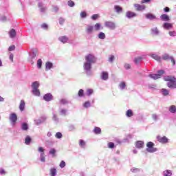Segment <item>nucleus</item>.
Here are the masks:
<instances>
[{"mask_svg": "<svg viewBox=\"0 0 176 176\" xmlns=\"http://www.w3.org/2000/svg\"><path fill=\"white\" fill-rule=\"evenodd\" d=\"M85 62L83 65V69L87 75V76H93V72H91V68L93 64H96L97 61V58L93 54H89L85 57Z\"/></svg>", "mask_w": 176, "mask_h": 176, "instance_id": "nucleus-1", "label": "nucleus"}, {"mask_svg": "<svg viewBox=\"0 0 176 176\" xmlns=\"http://www.w3.org/2000/svg\"><path fill=\"white\" fill-rule=\"evenodd\" d=\"M146 152H148V153H155V152H157V148L154 147L155 146V143L152 142H148L146 144Z\"/></svg>", "mask_w": 176, "mask_h": 176, "instance_id": "nucleus-2", "label": "nucleus"}, {"mask_svg": "<svg viewBox=\"0 0 176 176\" xmlns=\"http://www.w3.org/2000/svg\"><path fill=\"white\" fill-rule=\"evenodd\" d=\"M38 151L40 153V161L42 163L46 162V156L45 155V148L43 147H38Z\"/></svg>", "mask_w": 176, "mask_h": 176, "instance_id": "nucleus-3", "label": "nucleus"}, {"mask_svg": "<svg viewBox=\"0 0 176 176\" xmlns=\"http://www.w3.org/2000/svg\"><path fill=\"white\" fill-rule=\"evenodd\" d=\"M10 122H11L12 126H14L17 122V114L16 113H12L9 116Z\"/></svg>", "mask_w": 176, "mask_h": 176, "instance_id": "nucleus-4", "label": "nucleus"}, {"mask_svg": "<svg viewBox=\"0 0 176 176\" xmlns=\"http://www.w3.org/2000/svg\"><path fill=\"white\" fill-rule=\"evenodd\" d=\"M104 26L109 30H115L116 28V24L113 21H107L104 22Z\"/></svg>", "mask_w": 176, "mask_h": 176, "instance_id": "nucleus-5", "label": "nucleus"}, {"mask_svg": "<svg viewBox=\"0 0 176 176\" xmlns=\"http://www.w3.org/2000/svg\"><path fill=\"white\" fill-rule=\"evenodd\" d=\"M85 32L87 35H91L94 32V26L90 24H88L85 27Z\"/></svg>", "mask_w": 176, "mask_h": 176, "instance_id": "nucleus-6", "label": "nucleus"}, {"mask_svg": "<svg viewBox=\"0 0 176 176\" xmlns=\"http://www.w3.org/2000/svg\"><path fill=\"white\" fill-rule=\"evenodd\" d=\"M46 119L47 118L45 116L39 118L38 119H34V124H36V126H40V124H42V123H45V122H46Z\"/></svg>", "mask_w": 176, "mask_h": 176, "instance_id": "nucleus-7", "label": "nucleus"}, {"mask_svg": "<svg viewBox=\"0 0 176 176\" xmlns=\"http://www.w3.org/2000/svg\"><path fill=\"white\" fill-rule=\"evenodd\" d=\"M157 141H158V142H160V144H167L168 142V138H167V137L166 136H160L158 135L157 136Z\"/></svg>", "mask_w": 176, "mask_h": 176, "instance_id": "nucleus-8", "label": "nucleus"}, {"mask_svg": "<svg viewBox=\"0 0 176 176\" xmlns=\"http://www.w3.org/2000/svg\"><path fill=\"white\" fill-rule=\"evenodd\" d=\"M151 34L154 36H159V35H160V30H159V28H157V27L152 28L151 29Z\"/></svg>", "mask_w": 176, "mask_h": 176, "instance_id": "nucleus-9", "label": "nucleus"}, {"mask_svg": "<svg viewBox=\"0 0 176 176\" xmlns=\"http://www.w3.org/2000/svg\"><path fill=\"white\" fill-rule=\"evenodd\" d=\"M164 80H165V82H176V78L175 76H165L164 77Z\"/></svg>", "mask_w": 176, "mask_h": 176, "instance_id": "nucleus-10", "label": "nucleus"}, {"mask_svg": "<svg viewBox=\"0 0 176 176\" xmlns=\"http://www.w3.org/2000/svg\"><path fill=\"white\" fill-rule=\"evenodd\" d=\"M58 39L59 42H61V43H63L64 45H65V43H68L69 41V38L67 36H60Z\"/></svg>", "mask_w": 176, "mask_h": 176, "instance_id": "nucleus-11", "label": "nucleus"}, {"mask_svg": "<svg viewBox=\"0 0 176 176\" xmlns=\"http://www.w3.org/2000/svg\"><path fill=\"white\" fill-rule=\"evenodd\" d=\"M125 17H126V19H133L134 17H137V14L135 12H133L131 11H127L126 12V15Z\"/></svg>", "mask_w": 176, "mask_h": 176, "instance_id": "nucleus-12", "label": "nucleus"}, {"mask_svg": "<svg viewBox=\"0 0 176 176\" xmlns=\"http://www.w3.org/2000/svg\"><path fill=\"white\" fill-rule=\"evenodd\" d=\"M43 98L45 101H47V102H49V101H52L53 100V95H52V94L50 93H48L45 94Z\"/></svg>", "mask_w": 176, "mask_h": 176, "instance_id": "nucleus-13", "label": "nucleus"}, {"mask_svg": "<svg viewBox=\"0 0 176 176\" xmlns=\"http://www.w3.org/2000/svg\"><path fill=\"white\" fill-rule=\"evenodd\" d=\"M150 57H151V58H153V60H155L158 63H162V57L157 54H152L150 55Z\"/></svg>", "mask_w": 176, "mask_h": 176, "instance_id": "nucleus-14", "label": "nucleus"}, {"mask_svg": "<svg viewBox=\"0 0 176 176\" xmlns=\"http://www.w3.org/2000/svg\"><path fill=\"white\" fill-rule=\"evenodd\" d=\"M134 7L138 12H141L142 10H145V6H141L140 4H134Z\"/></svg>", "mask_w": 176, "mask_h": 176, "instance_id": "nucleus-15", "label": "nucleus"}, {"mask_svg": "<svg viewBox=\"0 0 176 176\" xmlns=\"http://www.w3.org/2000/svg\"><path fill=\"white\" fill-rule=\"evenodd\" d=\"M94 30L95 31H100V30H104V28L101 25V23H96L94 26Z\"/></svg>", "mask_w": 176, "mask_h": 176, "instance_id": "nucleus-16", "label": "nucleus"}, {"mask_svg": "<svg viewBox=\"0 0 176 176\" xmlns=\"http://www.w3.org/2000/svg\"><path fill=\"white\" fill-rule=\"evenodd\" d=\"M114 10L118 14H120V13L123 12V8L120 7V6H114Z\"/></svg>", "mask_w": 176, "mask_h": 176, "instance_id": "nucleus-17", "label": "nucleus"}, {"mask_svg": "<svg viewBox=\"0 0 176 176\" xmlns=\"http://www.w3.org/2000/svg\"><path fill=\"white\" fill-rule=\"evenodd\" d=\"M58 112L60 116H67V113H68V110L67 109H59Z\"/></svg>", "mask_w": 176, "mask_h": 176, "instance_id": "nucleus-18", "label": "nucleus"}, {"mask_svg": "<svg viewBox=\"0 0 176 176\" xmlns=\"http://www.w3.org/2000/svg\"><path fill=\"white\" fill-rule=\"evenodd\" d=\"M109 74L107 72H102L101 79L102 80H108Z\"/></svg>", "mask_w": 176, "mask_h": 176, "instance_id": "nucleus-19", "label": "nucleus"}, {"mask_svg": "<svg viewBox=\"0 0 176 176\" xmlns=\"http://www.w3.org/2000/svg\"><path fill=\"white\" fill-rule=\"evenodd\" d=\"M135 146L138 149H141L144 148V142L139 140L135 142Z\"/></svg>", "mask_w": 176, "mask_h": 176, "instance_id": "nucleus-20", "label": "nucleus"}, {"mask_svg": "<svg viewBox=\"0 0 176 176\" xmlns=\"http://www.w3.org/2000/svg\"><path fill=\"white\" fill-rule=\"evenodd\" d=\"M162 27L165 30H170V28H173V24H171L170 23L165 22L164 23Z\"/></svg>", "mask_w": 176, "mask_h": 176, "instance_id": "nucleus-21", "label": "nucleus"}, {"mask_svg": "<svg viewBox=\"0 0 176 176\" xmlns=\"http://www.w3.org/2000/svg\"><path fill=\"white\" fill-rule=\"evenodd\" d=\"M163 176H173V170H165L162 173Z\"/></svg>", "mask_w": 176, "mask_h": 176, "instance_id": "nucleus-22", "label": "nucleus"}, {"mask_svg": "<svg viewBox=\"0 0 176 176\" xmlns=\"http://www.w3.org/2000/svg\"><path fill=\"white\" fill-rule=\"evenodd\" d=\"M160 19L162 21H170V16L166 14H163L160 16Z\"/></svg>", "mask_w": 176, "mask_h": 176, "instance_id": "nucleus-23", "label": "nucleus"}, {"mask_svg": "<svg viewBox=\"0 0 176 176\" xmlns=\"http://www.w3.org/2000/svg\"><path fill=\"white\" fill-rule=\"evenodd\" d=\"M146 19H147L148 20H155L156 16L151 13H148L145 15Z\"/></svg>", "mask_w": 176, "mask_h": 176, "instance_id": "nucleus-24", "label": "nucleus"}, {"mask_svg": "<svg viewBox=\"0 0 176 176\" xmlns=\"http://www.w3.org/2000/svg\"><path fill=\"white\" fill-rule=\"evenodd\" d=\"M9 35H10V38H16V30L12 29L11 30H10Z\"/></svg>", "mask_w": 176, "mask_h": 176, "instance_id": "nucleus-25", "label": "nucleus"}, {"mask_svg": "<svg viewBox=\"0 0 176 176\" xmlns=\"http://www.w3.org/2000/svg\"><path fill=\"white\" fill-rule=\"evenodd\" d=\"M38 87H39V82L34 81L32 83V90L38 89Z\"/></svg>", "mask_w": 176, "mask_h": 176, "instance_id": "nucleus-26", "label": "nucleus"}, {"mask_svg": "<svg viewBox=\"0 0 176 176\" xmlns=\"http://www.w3.org/2000/svg\"><path fill=\"white\" fill-rule=\"evenodd\" d=\"M21 129L23 131H27L28 130V124L27 122H23L21 125Z\"/></svg>", "mask_w": 176, "mask_h": 176, "instance_id": "nucleus-27", "label": "nucleus"}, {"mask_svg": "<svg viewBox=\"0 0 176 176\" xmlns=\"http://www.w3.org/2000/svg\"><path fill=\"white\" fill-rule=\"evenodd\" d=\"M168 111L170 113L175 114L176 113V106L175 105H171L168 108Z\"/></svg>", "mask_w": 176, "mask_h": 176, "instance_id": "nucleus-28", "label": "nucleus"}, {"mask_svg": "<svg viewBox=\"0 0 176 176\" xmlns=\"http://www.w3.org/2000/svg\"><path fill=\"white\" fill-rule=\"evenodd\" d=\"M25 108V102L24 100H21L20 104H19V109L21 112L24 111Z\"/></svg>", "mask_w": 176, "mask_h": 176, "instance_id": "nucleus-29", "label": "nucleus"}, {"mask_svg": "<svg viewBox=\"0 0 176 176\" xmlns=\"http://www.w3.org/2000/svg\"><path fill=\"white\" fill-rule=\"evenodd\" d=\"M52 68H53V63L52 62H47L45 63L46 71H49V69H52Z\"/></svg>", "mask_w": 176, "mask_h": 176, "instance_id": "nucleus-30", "label": "nucleus"}, {"mask_svg": "<svg viewBox=\"0 0 176 176\" xmlns=\"http://www.w3.org/2000/svg\"><path fill=\"white\" fill-rule=\"evenodd\" d=\"M148 76L151 79H154V80H156V79H160V75H157V74H149Z\"/></svg>", "mask_w": 176, "mask_h": 176, "instance_id": "nucleus-31", "label": "nucleus"}, {"mask_svg": "<svg viewBox=\"0 0 176 176\" xmlns=\"http://www.w3.org/2000/svg\"><path fill=\"white\" fill-rule=\"evenodd\" d=\"M32 53L30 55L31 58H35V57H36V56H38V50L37 49H32Z\"/></svg>", "mask_w": 176, "mask_h": 176, "instance_id": "nucleus-32", "label": "nucleus"}, {"mask_svg": "<svg viewBox=\"0 0 176 176\" xmlns=\"http://www.w3.org/2000/svg\"><path fill=\"white\" fill-rule=\"evenodd\" d=\"M126 118H131L134 116V113H133V110L129 109L126 112Z\"/></svg>", "mask_w": 176, "mask_h": 176, "instance_id": "nucleus-33", "label": "nucleus"}, {"mask_svg": "<svg viewBox=\"0 0 176 176\" xmlns=\"http://www.w3.org/2000/svg\"><path fill=\"white\" fill-rule=\"evenodd\" d=\"M98 38L99 39H101L102 41H104V39H105L106 38L105 33L102 32H99L98 34Z\"/></svg>", "mask_w": 176, "mask_h": 176, "instance_id": "nucleus-34", "label": "nucleus"}, {"mask_svg": "<svg viewBox=\"0 0 176 176\" xmlns=\"http://www.w3.org/2000/svg\"><path fill=\"white\" fill-rule=\"evenodd\" d=\"M38 8H40V11L41 12V13H45L46 8L43 7V3L42 2L38 3Z\"/></svg>", "mask_w": 176, "mask_h": 176, "instance_id": "nucleus-35", "label": "nucleus"}, {"mask_svg": "<svg viewBox=\"0 0 176 176\" xmlns=\"http://www.w3.org/2000/svg\"><path fill=\"white\" fill-rule=\"evenodd\" d=\"M167 86L169 87V89H176V82H167Z\"/></svg>", "mask_w": 176, "mask_h": 176, "instance_id": "nucleus-36", "label": "nucleus"}, {"mask_svg": "<svg viewBox=\"0 0 176 176\" xmlns=\"http://www.w3.org/2000/svg\"><path fill=\"white\" fill-rule=\"evenodd\" d=\"M50 173L51 176H56L57 175V169L55 168H52L50 170Z\"/></svg>", "mask_w": 176, "mask_h": 176, "instance_id": "nucleus-37", "label": "nucleus"}, {"mask_svg": "<svg viewBox=\"0 0 176 176\" xmlns=\"http://www.w3.org/2000/svg\"><path fill=\"white\" fill-rule=\"evenodd\" d=\"M34 96H36V97H39L41 96V91H39V89H32V90Z\"/></svg>", "mask_w": 176, "mask_h": 176, "instance_id": "nucleus-38", "label": "nucleus"}, {"mask_svg": "<svg viewBox=\"0 0 176 176\" xmlns=\"http://www.w3.org/2000/svg\"><path fill=\"white\" fill-rule=\"evenodd\" d=\"M94 133L95 134H101V128L98 126H95L94 129Z\"/></svg>", "mask_w": 176, "mask_h": 176, "instance_id": "nucleus-39", "label": "nucleus"}, {"mask_svg": "<svg viewBox=\"0 0 176 176\" xmlns=\"http://www.w3.org/2000/svg\"><path fill=\"white\" fill-rule=\"evenodd\" d=\"M79 145L80 146V148H86V142H85V140H79Z\"/></svg>", "mask_w": 176, "mask_h": 176, "instance_id": "nucleus-40", "label": "nucleus"}, {"mask_svg": "<svg viewBox=\"0 0 176 176\" xmlns=\"http://www.w3.org/2000/svg\"><path fill=\"white\" fill-rule=\"evenodd\" d=\"M161 93L163 96H168L170 91L166 89H161Z\"/></svg>", "mask_w": 176, "mask_h": 176, "instance_id": "nucleus-41", "label": "nucleus"}, {"mask_svg": "<svg viewBox=\"0 0 176 176\" xmlns=\"http://www.w3.org/2000/svg\"><path fill=\"white\" fill-rule=\"evenodd\" d=\"M91 20L94 21H96V20H98L100 19V14H94L91 16Z\"/></svg>", "mask_w": 176, "mask_h": 176, "instance_id": "nucleus-42", "label": "nucleus"}, {"mask_svg": "<svg viewBox=\"0 0 176 176\" xmlns=\"http://www.w3.org/2000/svg\"><path fill=\"white\" fill-rule=\"evenodd\" d=\"M60 104H62V105H67V104H69V101L67 99H60Z\"/></svg>", "mask_w": 176, "mask_h": 176, "instance_id": "nucleus-43", "label": "nucleus"}, {"mask_svg": "<svg viewBox=\"0 0 176 176\" xmlns=\"http://www.w3.org/2000/svg\"><path fill=\"white\" fill-rule=\"evenodd\" d=\"M170 55H168V54H164L162 56V60H164L165 61L167 60H170Z\"/></svg>", "mask_w": 176, "mask_h": 176, "instance_id": "nucleus-44", "label": "nucleus"}, {"mask_svg": "<svg viewBox=\"0 0 176 176\" xmlns=\"http://www.w3.org/2000/svg\"><path fill=\"white\" fill-rule=\"evenodd\" d=\"M148 88L151 90H156V89H157V86L155 84H149L148 85Z\"/></svg>", "mask_w": 176, "mask_h": 176, "instance_id": "nucleus-45", "label": "nucleus"}, {"mask_svg": "<svg viewBox=\"0 0 176 176\" xmlns=\"http://www.w3.org/2000/svg\"><path fill=\"white\" fill-rule=\"evenodd\" d=\"M52 120L57 124L58 122H60V120L57 118V115L53 113Z\"/></svg>", "mask_w": 176, "mask_h": 176, "instance_id": "nucleus-46", "label": "nucleus"}, {"mask_svg": "<svg viewBox=\"0 0 176 176\" xmlns=\"http://www.w3.org/2000/svg\"><path fill=\"white\" fill-rule=\"evenodd\" d=\"M82 107H84L85 108L87 109V108H90V107H91V103L90 102V101H86L83 104Z\"/></svg>", "mask_w": 176, "mask_h": 176, "instance_id": "nucleus-47", "label": "nucleus"}, {"mask_svg": "<svg viewBox=\"0 0 176 176\" xmlns=\"http://www.w3.org/2000/svg\"><path fill=\"white\" fill-rule=\"evenodd\" d=\"M31 141H32V139H31V137L30 136H27L25 139V143L26 145H30V144H31Z\"/></svg>", "mask_w": 176, "mask_h": 176, "instance_id": "nucleus-48", "label": "nucleus"}, {"mask_svg": "<svg viewBox=\"0 0 176 176\" xmlns=\"http://www.w3.org/2000/svg\"><path fill=\"white\" fill-rule=\"evenodd\" d=\"M59 24L60 25H64V23H65V19L64 17H59L58 19Z\"/></svg>", "mask_w": 176, "mask_h": 176, "instance_id": "nucleus-49", "label": "nucleus"}, {"mask_svg": "<svg viewBox=\"0 0 176 176\" xmlns=\"http://www.w3.org/2000/svg\"><path fill=\"white\" fill-rule=\"evenodd\" d=\"M78 97H80V98L85 97V90H83V89H80V90L78 91Z\"/></svg>", "mask_w": 176, "mask_h": 176, "instance_id": "nucleus-50", "label": "nucleus"}, {"mask_svg": "<svg viewBox=\"0 0 176 176\" xmlns=\"http://www.w3.org/2000/svg\"><path fill=\"white\" fill-rule=\"evenodd\" d=\"M80 17L82 19H86L87 17V12L86 11H82L80 13Z\"/></svg>", "mask_w": 176, "mask_h": 176, "instance_id": "nucleus-51", "label": "nucleus"}, {"mask_svg": "<svg viewBox=\"0 0 176 176\" xmlns=\"http://www.w3.org/2000/svg\"><path fill=\"white\" fill-rule=\"evenodd\" d=\"M93 93H94V91L92 89H88L87 90L86 95H87L88 97H90V96H91V94H93Z\"/></svg>", "mask_w": 176, "mask_h": 176, "instance_id": "nucleus-52", "label": "nucleus"}, {"mask_svg": "<svg viewBox=\"0 0 176 176\" xmlns=\"http://www.w3.org/2000/svg\"><path fill=\"white\" fill-rule=\"evenodd\" d=\"M119 87L120 90H124V89L126 88V82H120L119 85Z\"/></svg>", "mask_w": 176, "mask_h": 176, "instance_id": "nucleus-53", "label": "nucleus"}, {"mask_svg": "<svg viewBox=\"0 0 176 176\" xmlns=\"http://www.w3.org/2000/svg\"><path fill=\"white\" fill-rule=\"evenodd\" d=\"M141 61H142V57H141V56L135 58L134 60L135 64H140V63H141Z\"/></svg>", "mask_w": 176, "mask_h": 176, "instance_id": "nucleus-54", "label": "nucleus"}, {"mask_svg": "<svg viewBox=\"0 0 176 176\" xmlns=\"http://www.w3.org/2000/svg\"><path fill=\"white\" fill-rule=\"evenodd\" d=\"M67 5L69 6V8H74V6H75V2H74L72 0H69L67 2Z\"/></svg>", "mask_w": 176, "mask_h": 176, "instance_id": "nucleus-55", "label": "nucleus"}, {"mask_svg": "<svg viewBox=\"0 0 176 176\" xmlns=\"http://www.w3.org/2000/svg\"><path fill=\"white\" fill-rule=\"evenodd\" d=\"M56 138H58V140L63 138V133L61 132H57L55 135Z\"/></svg>", "mask_w": 176, "mask_h": 176, "instance_id": "nucleus-56", "label": "nucleus"}, {"mask_svg": "<svg viewBox=\"0 0 176 176\" xmlns=\"http://www.w3.org/2000/svg\"><path fill=\"white\" fill-rule=\"evenodd\" d=\"M37 67L41 69L42 68V59H38L37 60Z\"/></svg>", "mask_w": 176, "mask_h": 176, "instance_id": "nucleus-57", "label": "nucleus"}, {"mask_svg": "<svg viewBox=\"0 0 176 176\" xmlns=\"http://www.w3.org/2000/svg\"><path fill=\"white\" fill-rule=\"evenodd\" d=\"M108 148H109L110 149H113V148H115V143L109 142L108 143Z\"/></svg>", "mask_w": 176, "mask_h": 176, "instance_id": "nucleus-58", "label": "nucleus"}, {"mask_svg": "<svg viewBox=\"0 0 176 176\" xmlns=\"http://www.w3.org/2000/svg\"><path fill=\"white\" fill-rule=\"evenodd\" d=\"M50 155H52V156H54L56 155V149L55 148H51L49 151Z\"/></svg>", "mask_w": 176, "mask_h": 176, "instance_id": "nucleus-59", "label": "nucleus"}, {"mask_svg": "<svg viewBox=\"0 0 176 176\" xmlns=\"http://www.w3.org/2000/svg\"><path fill=\"white\" fill-rule=\"evenodd\" d=\"M68 130L69 131H74V130H75V125H73V124L69 125Z\"/></svg>", "mask_w": 176, "mask_h": 176, "instance_id": "nucleus-60", "label": "nucleus"}, {"mask_svg": "<svg viewBox=\"0 0 176 176\" xmlns=\"http://www.w3.org/2000/svg\"><path fill=\"white\" fill-rule=\"evenodd\" d=\"M152 119H153V120L155 122H157V120L159 119V116H157V114H152Z\"/></svg>", "mask_w": 176, "mask_h": 176, "instance_id": "nucleus-61", "label": "nucleus"}, {"mask_svg": "<svg viewBox=\"0 0 176 176\" xmlns=\"http://www.w3.org/2000/svg\"><path fill=\"white\" fill-rule=\"evenodd\" d=\"M115 60V56L111 55L109 58V63H113Z\"/></svg>", "mask_w": 176, "mask_h": 176, "instance_id": "nucleus-62", "label": "nucleus"}, {"mask_svg": "<svg viewBox=\"0 0 176 176\" xmlns=\"http://www.w3.org/2000/svg\"><path fill=\"white\" fill-rule=\"evenodd\" d=\"M124 67L127 70L131 69V65H130L129 63H125L124 65Z\"/></svg>", "mask_w": 176, "mask_h": 176, "instance_id": "nucleus-63", "label": "nucleus"}, {"mask_svg": "<svg viewBox=\"0 0 176 176\" xmlns=\"http://www.w3.org/2000/svg\"><path fill=\"white\" fill-rule=\"evenodd\" d=\"M168 34L170 35V36H176V32L175 31L169 32Z\"/></svg>", "mask_w": 176, "mask_h": 176, "instance_id": "nucleus-64", "label": "nucleus"}]
</instances>
